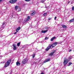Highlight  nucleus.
<instances>
[{
  "mask_svg": "<svg viewBox=\"0 0 74 74\" xmlns=\"http://www.w3.org/2000/svg\"><path fill=\"white\" fill-rule=\"evenodd\" d=\"M57 44H58V42H55L52 44L49 45L46 49H45V51H48L50 49L54 48Z\"/></svg>",
  "mask_w": 74,
  "mask_h": 74,
  "instance_id": "nucleus-1",
  "label": "nucleus"
},
{
  "mask_svg": "<svg viewBox=\"0 0 74 74\" xmlns=\"http://www.w3.org/2000/svg\"><path fill=\"white\" fill-rule=\"evenodd\" d=\"M11 62V59H9V60L7 62L5 65V67H7L8 66H9L10 64V63Z\"/></svg>",
  "mask_w": 74,
  "mask_h": 74,
  "instance_id": "nucleus-2",
  "label": "nucleus"
},
{
  "mask_svg": "<svg viewBox=\"0 0 74 74\" xmlns=\"http://www.w3.org/2000/svg\"><path fill=\"white\" fill-rule=\"evenodd\" d=\"M16 0H10V2L11 4H14L16 3Z\"/></svg>",
  "mask_w": 74,
  "mask_h": 74,
  "instance_id": "nucleus-3",
  "label": "nucleus"
},
{
  "mask_svg": "<svg viewBox=\"0 0 74 74\" xmlns=\"http://www.w3.org/2000/svg\"><path fill=\"white\" fill-rule=\"evenodd\" d=\"M55 51H56V50H54L53 52H52L50 53L49 54V56H52V55H53V54L55 53Z\"/></svg>",
  "mask_w": 74,
  "mask_h": 74,
  "instance_id": "nucleus-4",
  "label": "nucleus"
},
{
  "mask_svg": "<svg viewBox=\"0 0 74 74\" xmlns=\"http://www.w3.org/2000/svg\"><path fill=\"white\" fill-rule=\"evenodd\" d=\"M13 49L14 51H15V50H16L17 48H16V45L13 44Z\"/></svg>",
  "mask_w": 74,
  "mask_h": 74,
  "instance_id": "nucleus-5",
  "label": "nucleus"
},
{
  "mask_svg": "<svg viewBox=\"0 0 74 74\" xmlns=\"http://www.w3.org/2000/svg\"><path fill=\"white\" fill-rule=\"evenodd\" d=\"M51 60L49 58L47 59L46 60H45L44 62H43V63H46V62H49V61H50Z\"/></svg>",
  "mask_w": 74,
  "mask_h": 74,
  "instance_id": "nucleus-6",
  "label": "nucleus"
},
{
  "mask_svg": "<svg viewBox=\"0 0 74 74\" xmlns=\"http://www.w3.org/2000/svg\"><path fill=\"white\" fill-rule=\"evenodd\" d=\"M63 63L64 66H66V64H67V61L64 60Z\"/></svg>",
  "mask_w": 74,
  "mask_h": 74,
  "instance_id": "nucleus-7",
  "label": "nucleus"
},
{
  "mask_svg": "<svg viewBox=\"0 0 74 74\" xmlns=\"http://www.w3.org/2000/svg\"><path fill=\"white\" fill-rule=\"evenodd\" d=\"M22 63L23 64H25V63H26V59H24L23 61H22Z\"/></svg>",
  "mask_w": 74,
  "mask_h": 74,
  "instance_id": "nucleus-8",
  "label": "nucleus"
},
{
  "mask_svg": "<svg viewBox=\"0 0 74 74\" xmlns=\"http://www.w3.org/2000/svg\"><path fill=\"white\" fill-rule=\"evenodd\" d=\"M36 14V12L34 11L31 14V16H33V15H34Z\"/></svg>",
  "mask_w": 74,
  "mask_h": 74,
  "instance_id": "nucleus-9",
  "label": "nucleus"
},
{
  "mask_svg": "<svg viewBox=\"0 0 74 74\" xmlns=\"http://www.w3.org/2000/svg\"><path fill=\"white\" fill-rule=\"evenodd\" d=\"M30 19V17L29 16H28L27 18L26 21H28Z\"/></svg>",
  "mask_w": 74,
  "mask_h": 74,
  "instance_id": "nucleus-10",
  "label": "nucleus"
},
{
  "mask_svg": "<svg viewBox=\"0 0 74 74\" xmlns=\"http://www.w3.org/2000/svg\"><path fill=\"white\" fill-rule=\"evenodd\" d=\"M47 31H48V30H42V31L41 32L42 33H45L46 32H47Z\"/></svg>",
  "mask_w": 74,
  "mask_h": 74,
  "instance_id": "nucleus-11",
  "label": "nucleus"
},
{
  "mask_svg": "<svg viewBox=\"0 0 74 74\" xmlns=\"http://www.w3.org/2000/svg\"><path fill=\"white\" fill-rule=\"evenodd\" d=\"M56 38V37L54 36L53 38H51V41H53V40H54V39H55Z\"/></svg>",
  "mask_w": 74,
  "mask_h": 74,
  "instance_id": "nucleus-12",
  "label": "nucleus"
},
{
  "mask_svg": "<svg viewBox=\"0 0 74 74\" xmlns=\"http://www.w3.org/2000/svg\"><path fill=\"white\" fill-rule=\"evenodd\" d=\"M16 66H18V65H20V64H21V63H20L19 62H16Z\"/></svg>",
  "mask_w": 74,
  "mask_h": 74,
  "instance_id": "nucleus-13",
  "label": "nucleus"
},
{
  "mask_svg": "<svg viewBox=\"0 0 74 74\" xmlns=\"http://www.w3.org/2000/svg\"><path fill=\"white\" fill-rule=\"evenodd\" d=\"M70 22H74V18H73V19L70 20L69 21Z\"/></svg>",
  "mask_w": 74,
  "mask_h": 74,
  "instance_id": "nucleus-14",
  "label": "nucleus"
},
{
  "mask_svg": "<svg viewBox=\"0 0 74 74\" xmlns=\"http://www.w3.org/2000/svg\"><path fill=\"white\" fill-rule=\"evenodd\" d=\"M21 44V42H19L18 43H17V46L18 47H19V46H20V45Z\"/></svg>",
  "mask_w": 74,
  "mask_h": 74,
  "instance_id": "nucleus-15",
  "label": "nucleus"
},
{
  "mask_svg": "<svg viewBox=\"0 0 74 74\" xmlns=\"http://www.w3.org/2000/svg\"><path fill=\"white\" fill-rule=\"evenodd\" d=\"M62 27L63 28H67V26H66L65 25H62Z\"/></svg>",
  "mask_w": 74,
  "mask_h": 74,
  "instance_id": "nucleus-16",
  "label": "nucleus"
},
{
  "mask_svg": "<svg viewBox=\"0 0 74 74\" xmlns=\"http://www.w3.org/2000/svg\"><path fill=\"white\" fill-rule=\"evenodd\" d=\"M35 53H34L33 55H32V58L33 59H34V57H35Z\"/></svg>",
  "mask_w": 74,
  "mask_h": 74,
  "instance_id": "nucleus-17",
  "label": "nucleus"
},
{
  "mask_svg": "<svg viewBox=\"0 0 74 74\" xmlns=\"http://www.w3.org/2000/svg\"><path fill=\"white\" fill-rule=\"evenodd\" d=\"M17 30H18L19 31L21 29V27H19L17 28Z\"/></svg>",
  "mask_w": 74,
  "mask_h": 74,
  "instance_id": "nucleus-18",
  "label": "nucleus"
},
{
  "mask_svg": "<svg viewBox=\"0 0 74 74\" xmlns=\"http://www.w3.org/2000/svg\"><path fill=\"white\" fill-rule=\"evenodd\" d=\"M47 15V13H44L43 14V15L45 16H46V15Z\"/></svg>",
  "mask_w": 74,
  "mask_h": 74,
  "instance_id": "nucleus-19",
  "label": "nucleus"
},
{
  "mask_svg": "<svg viewBox=\"0 0 74 74\" xmlns=\"http://www.w3.org/2000/svg\"><path fill=\"white\" fill-rule=\"evenodd\" d=\"M72 63H71V62H70L69 63V65L68 66H70L71 64H72Z\"/></svg>",
  "mask_w": 74,
  "mask_h": 74,
  "instance_id": "nucleus-20",
  "label": "nucleus"
},
{
  "mask_svg": "<svg viewBox=\"0 0 74 74\" xmlns=\"http://www.w3.org/2000/svg\"><path fill=\"white\" fill-rule=\"evenodd\" d=\"M18 6H16L15 7V10H18Z\"/></svg>",
  "mask_w": 74,
  "mask_h": 74,
  "instance_id": "nucleus-21",
  "label": "nucleus"
},
{
  "mask_svg": "<svg viewBox=\"0 0 74 74\" xmlns=\"http://www.w3.org/2000/svg\"><path fill=\"white\" fill-rule=\"evenodd\" d=\"M21 11V8H19L18 9V12H20V11Z\"/></svg>",
  "mask_w": 74,
  "mask_h": 74,
  "instance_id": "nucleus-22",
  "label": "nucleus"
},
{
  "mask_svg": "<svg viewBox=\"0 0 74 74\" xmlns=\"http://www.w3.org/2000/svg\"><path fill=\"white\" fill-rule=\"evenodd\" d=\"M16 32H17V33L18 32H19V31L17 29H16Z\"/></svg>",
  "mask_w": 74,
  "mask_h": 74,
  "instance_id": "nucleus-23",
  "label": "nucleus"
},
{
  "mask_svg": "<svg viewBox=\"0 0 74 74\" xmlns=\"http://www.w3.org/2000/svg\"><path fill=\"white\" fill-rule=\"evenodd\" d=\"M48 38H49L47 37H45V40H48Z\"/></svg>",
  "mask_w": 74,
  "mask_h": 74,
  "instance_id": "nucleus-24",
  "label": "nucleus"
},
{
  "mask_svg": "<svg viewBox=\"0 0 74 74\" xmlns=\"http://www.w3.org/2000/svg\"><path fill=\"white\" fill-rule=\"evenodd\" d=\"M72 11H74V7L73 6L72 8Z\"/></svg>",
  "mask_w": 74,
  "mask_h": 74,
  "instance_id": "nucleus-25",
  "label": "nucleus"
},
{
  "mask_svg": "<svg viewBox=\"0 0 74 74\" xmlns=\"http://www.w3.org/2000/svg\"><path fill=\"white\" fill-rule=\"evenodd\" d=\"M44 0H42L41 1H40V2L41 3H44Z\"/></svg>",
  "mask_w": 74,
  "mask_h": 74,
  "instance_id": "nucleus-26",
  "label": "nucleus"
},
{
  "mask_svg": "<svg viewBox=\"0 0 74 74\" xmlns=\"http://www.w3.org/2000/svg\"><path fill=\"white\" fill-rule=\"evenodd\" d=\"M26 1H30V0H25Z\"/></svg>",
  "mask_w": 74,
  "mask_h": 74,
  "instance_id": "nucleus-27",
  "label": "nucleus"
},
{
  "mask_svg": "<svg viewBox=\"0 0 74 74\" xmlns=\"http://www.w3.org/2000/svg\"><path fill=\"white\" fill-rule=\"evenodd\" d=\"M45 29H49V27H46V28H45Z\"/></svg>",
  "mask_w": 74,
  "mask_h": 74,
  "instance_id": "nucleus-28",
  "label": "nucleus"
},
{
  "mask_svg": "<svg viewBox=\"0 0 74 74\" xmlns=\"http://www.w3.org/2000/svg\"><path fill=\"white\" fill-rule=\"evenodd\" d=\"M71 51H72V50H71V49L69 50V52H71Z\"/></svg>",
  "mask_w": 74,
  "mask_h": 74,
  "instance_id": "nucleus-29",
  "label": "nucleus"
},
{
  "mask_svg": "<svg viewBox=\"0 0 74 74\" xmlns=\"http://www.w3.org/2000/svg\"><path fill=\"white\" fill-rule=\"evenodd\" d=\"M57 18V17H55L54 18V19L55 20H56V18Z\"/></svg>",
  "mask_w": 74,
  "mask_h": 74,
  "instance_id": "nucleus-30",
  "label": "nucleus"
},
{
  "mask_svg": "<svg viewBox=\"0 0 74 74\" xmlns=\"http://www.w3.org/2000/svg\"><path fill=\"white\" fill-rule=\"evenodd\" d=\"M51 18H49V20H51Z\"/></svg>",
  "mask_w": 74,
  "mask_h": 74,
  "instance_id": "nucleus-31",
  "label": "nucleus"
},
{
  "mask_svg": "<svg viewBox=\"0 0 74 74\" xmlns=\"http://www.w3.org/2000/svg\"><path fill=\"white\" fill-rule=\"evenodd\" d=\"M16 33H17V32H15L14 33V34H16Z\"/></svg>",
  "mask_w": 74,
  "mask_h": 74,
  "instance_id": "nucleus-32",
  "label": "nucleus"
},
{
  "mask_svg": "<svg viewBox=\"0 0 74 74\" xmlns=\"http://www.w3.org/2000/svg\"><path fill=\"white\" fill-rule=\"evenodd\" d=\"M3 0H0V2H1Z\"/></svg>",
  "mask_w": 74,
  "mask_h": 74,
  "instance_id": "nucleus-33",
  "label": "nucleus"
},
{
  "mask_svg": "<svg viewBox=\"0 0 74 74\" xmlns=\"http://www.w3.org/2000/svg\"><path fill=\"white\" fill-rule=\"evenodd\" d=\"M69 59H71V58H69Z\"/></svg>",
  "mask_w": 74,
  "mask_h": 74,
  "instance_id": "nucleus-34",
  "label": "nucleus"
},
{
  "mask_svg": "<svg viewBox=\"0 0 74 74\" xmlns=\"http://www.w3.org/2000/svg\"><path fill=\"white\" fill-rule=\"evenodd\" d=\"M68 3H70V1L68 2Z\"/></svg>",
  "mask_w": 74,
  "mask_h": 74,
  "instance_id": "nucleus-35",
  "label": "nucleus"
},
{
  "mask_svg": "<svg viewBox=\"0 0 74 74\" xmlns=\"http://www.w3.org/2000/svg\"><path fill=\"white\" fill-rule=\"evenodd\" d=\"M22 74H24V73H22Z\"/></svg>",
  "mask_w": 74,
  "mask_h": 74,
  "instance_id": "nucleus-36",
  "label": "nucleus"
},
{
  "mask_svg": "<svg viewBox=\"0 0 74 74\" xmlns=\"http://www.w3.org/2000/svg\"><path fill=\"white\" fill-rule=\"evenodd\" d=\"M17 1V0H16V2Z\"/></svg>",
  "mask_w": 74,
  "mask_h": 74,
  "instance_id": "nucleus-37",
  "label": "nucleus"
},
{
  "mask_svg": "<svg viewBox=\"0 0 74 74\" xmlns=\"http://www.w3.org/2000/svg\"><path fill=\"white\" fill-rule=\"evenodd\" d=\"M3 25H4V24H3Z\"/></svg>",
  "mask_w": 74,
  "mask_h": 74,
  "instance_id": "nucleus-38",
  "label": "nucleus"
},
{
  "mask_svg": "<svg viewBox=\"0 0 74 74\" xmlns=\"http://www.w3.org/2000/svg\"><path fill=\"white\" fill-rule=\"evenodd\" d=\"M0 57H1V56H0Z\"/></svg>",
  "mask_w": 74,
  "mask_h": 74,
  "instance_id": "nucleus-39",
  "label": "nucleus"
}]
</instances>
